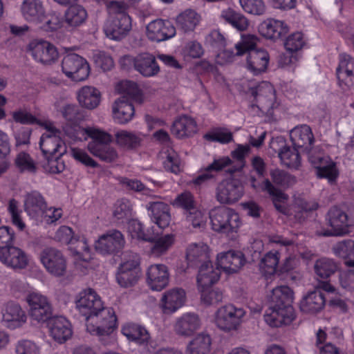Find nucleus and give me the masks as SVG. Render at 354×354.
<instances>
[{"label":"nucleus","mask_w":354,"mask_h":354,"mask_svg":"<svg viewBox=\"0 0 354 354\" xmlns=\"http://www.w3.org/2000/svg\"><path fill=\"white\" fill-rule=\"evenodd\" d=\"M64 133L73 140H86L91 138L88 143V151L101 160L111 162L118 158L116 150L110 145L112 138L110 134L98 129L93 127L84 128L73 124L71 126L66 125L63 128Z\"/></svg>","instance_id":"f257e3e1"},{"label":"nucleus","mask_w":354,"mask_h":354,"mask_svg":"<svg viewBox=\"0 0 354 354\" xmlns=\"http://www.w3.org/2000/svg\"><path fill=\"white\" fill-rule=\"evenodd\" d=\"M293 299V291L288 286L273 288L269 295L270 307L264 315L265 322L272 327L289 324L295 319Z\"/></svg>","instance_id":"f03ea898"},{"label":"nucleus","mask_w":354,"mask_h":354,"mask_svg":"<svg viewBox=\"0 0 354 354\" xmlns=\"http://www.w3.org/2000/svg\"><path fill=\"white\" fill-rule=\"evenodd\" d=\"M209 218L212 229L218 232L229 234L236 232L240 226V218L232 209L219 207L212 209Z\"/></svg>","instance_id":"7ed1b4c3"},{"label":"nucleus","mask_w":354,"mask_h":354,"mask_svg":"<svg viewBox=\"0 0 354 354\" xmlns=\"http://www.w3.org/2000/svg\"><path fill=\"white\" fill-rule=\"evenodd\" d=\"M117 318L114 310L103 308L86 321V330L91 335L100 337L111 334L116 328Z\"/></svg>","instance_id":"20e7f679"},{"label":"nucleus","mask_w":354,"mask_h":354,"mask_svg":"<svg viewBox=\"0 0 354 354\" xmlns=\"http://www.w3.org/2000/svg\"><path fill=\"white\" fill-rule=\"evenodd\" d=\"M322 290L333 292L335 290L328 281H319L315 289L304 297L300 302V309L306 313H315L320 311L324 306L326 299Z\"/></svg>","instance_id":"39448f33"},{"label":"nucleus","mask_w":354,"mask_h":354,"mask_svg":"<svg viewBox=\"0 0 354 354\" xmlns=\"http://www.w3.org/2000/svg\"><path fill=\"white\" fill-rule=\"evenodd\" d=\"M124 260L118 268L116 279L120 286L128 288L134 286L139 277V257L136 253H125Z\"/></svg>","instance_id":"423d86ee"},{"label":"nucleus","mask_w":354,"mask_h":354,"mask_svg":"<svg viewBox=\"0 0 354 354\" xmlns=\"http://www.w3.org/2000/svg\"><path fill=\"white\" fill-rule=\"evenodd\" d=\"M308 155L310 162L316 168L317 175L320 178L328 179L330 183L335 182L338 176V171L335 164L328 161L329 158L317 149H310L305 150Z\"/></svg>","instance_id":"0eeeda50"},{"label":"nucleus","mask_w":354,"mask_h":354,"mask_svg":"<svg viewBox=\"0 0 354 354\" xmlns=\"http://www.w3.org/2000/svg\"><path fill=\"white\" fill-rule=\"evenodd\" d=\"M62 69L66 76L75 82L85 80L90 73L87 61L76 53H70L64 57Z\"/></svg>","instance_id":"6e6552de"},{"label":"nucleus","mask_w":354,"mask_h":354,"mask_svg":"<svg viewBox=\"0 0 354 354\" xmlns=\"http://www.w3.org/2000/svg\"><path fill=\"white\" fill-rule=\"evenodd\" d=\"M244 188L236 178H227L219 183L216 189L217 201L222 204H232L243 196Z\"/></svg>","instance_id":"1a4fd4ad"},{"label":"nucleus","mask_w":354,"mask_h":354,"mask_svg":"<svg viewBox=\"0 0 354 354\" xmlns=\"http://www.w3.org/2000/svg\"><path fill=\"white\" fill-rule=\"evenodd\" d=\"M76 307L86 322L91 316L102 310L104 304L98 295L93 289L88 288L80 292Z\"/></svg>","instance_id":"9d476101"},{"label":"nucleus","mask_w":354,"mask_h":354,"mask_svg":"<svg viewBox=\"0 0 354 354\" xmlns=\"http://www.w3.org/2000/svg\"><path fill=\"white\" fill-rule=\"evenodd\" d=\"M40 260L46 270L55 277L64 276L66 271V260L62 252L47 248L40 253Z\"/></svg>","instance_id":"9b49d317"},{"label":"nucleus","mask_w":354,"mask_h":354,"mask_svg":"<svg viewBox=\"0 0 354 354\" xmlns=\"http://www.w3.org/2000/svg\"><path fill=\"white\" fill-rule=\"evenodd\" d=\"M245 315L243 308L226 305L218 309L216 313V326L223 330L230 331L237 328Z\"/></svg>","instance_id":"f8f14e48"},{"label":"nucleus","mask_w":354,"mask_h":354,"mask_svg":"<svg viewBox=\"0 0 354 354\" xmlns=\"http://www.w3.org/2000/svg\"><path fill=\"white\" fill-rule=\"evenodd\" d=\"M327 220L331 230H326L322 234L324 236H343L348 232V227L353 223L346 212L337 207L329 209Z\"/></svg>","instance_id":"ddd939ff"},{"label":"nucleus","mask_w":354,"mask_h":354,"mask_svg":"<svg viewBox=\"0 0 354 354\" xmlns=\"http://www.w3.org/2000/svg\"><path fill=\"white\" fill-rule=\"evenodd\" d=\"M26 301L30 306V315L32 319L45 322L51 316L52 308L46 297L32 292L27 295Z\"/></svg>","instance_id":"4468645a"},{"label":"nucleus","mask_w":354,"mask_h":354,"mask_svg":"<svg viewBox=\"0 0 354 354\" xmlns=\"http://www.w3.org/2000/svg\"><path fill=\"white\" fill-rule=\"evenodd\" d=\"M124 243L122 234L118 230H111L98 239L95 248L102 254H113L122 249Z\"/></svg>","instance_id":"2eb2a0df"},{"label":"nucleus","mask_w":354,"mask_h":354,"mask_svg":"<svg viewBox=\"0 0 354 354\" xmlns=\"http://www.w3.org/2000/svg\"><path fill=\"white\" fill-rule=\"evenodd\" d=\"M250 93L257 103L252 104V107L257 106L263 111H268L273 108L276 99L275 90L270 82H262L257 86L251 88Z\"/></svg>","instance_id":"dca6fc26"},{"label":"nucleus","mask_w":354,"mask_h":354,"mask_svg":"<svg viewBox=\"0 0 354 354\" xmlns=\"http://www.w3.org/2000/svg\"><path fill=\"white\" fill-rule=\"evenodd\" d=\"M28 51L37 62L42 64H51L58 57L55 46L45 40L32 41L28 45Z\"/></svg>","instance_id":"f3484780"},{"label":"nucleus","mask_w":354,"mask_h":354,"mask_svg":"<svg viewBox=\"0 0 354 354\" xmlns=\"http://www.w3.org/2000/svg\"><path fill=\"white\" fill-rule=\"evenodd\" d=\"M176 34V28L169 20L157 19L147 26V35L153 41L160 42L174 37Z\"/></svg>","instance_id":"a211bd4d"},{"label":"nucleus","mask_w":354,"mask_h":354,"mask_svg":"<svg viewBox=\"0 0 354 354\" xmlns=\"http://www.w3.org/2000/svg\"><path fill=\"white\" fill-rule=\"evenodd\" d=\"M271 147L278 151V156L280 158L283 165L292 169H298L301 165V157L296 149L291 148L285 144L283 138H278L276 141H272Z\"/></svg>","instance_id":"6ab92c4d"},{"label":"nucleus","mask_w":354,"mask_h":354,"mask_svg":"<svg viewBox=\"0 0 354 354\" xmlns=\"http://www.w3.org/2000/svg\"><path fill=\"white\" fill-rule=\"evenodd\" d=\"M1 316L4 326L10 329L21 327L27 319L24 310L14 301H8L3 306Z\"/></svg>","instance_id":"aec40b11"},{"label":"nucleus","mask_w":354,"mask_h":354,"mask_svg":"<svg viewBox=\"0 0 354 354\" xmlns=\"http://www.w3.org/2000/svg\"><path fill=\"white\" fill-rule=\"evenodd\" d=\"M131 27L130 17L108 18L104 26V31L109 38L121 40L129 34Z\"/></svg>","instance_id":"412c9836"},{"label":"nucleus","mask_w":354,"mask_h":354,"mask_svg":"<svg viewBox=\"0 0 354 354\" xmlns=\"http://www.w3.org/2000/svg\"><path fill=\"white\" fill-rule=\"evenodd\" d=\"M0 261L13 269H24L28 265V257L20 248L10 245L0 249Z\"/></svg>","instance_id":"4be33fe9"},{"label":"nucleus","mask_w":354,"mask_h":354,"mask_svg":"<svg viewBox=\"0 0 354 354\" xmlns=\"http://www.w3.org/2000/svg\"><path fill=\"white\" fill-rule=\"evenodd\" d=\"M46 202L43 196L37 191H32L25 196L24 210L27 214L36 221H42Z\"/></svg>","instance_id":"5701e85b"},{"label":"nucleus","mask_w":354,"mask_h":354,"mask_svg":"<svg viewBox=\"0 0 354 354\" xmlns=\"http://www.w3.org/2000/svg\"><path fill=\"white\" fill-rule=\"evenodd\" d=\"M244 262V256L241 252L229 250L217 255L216 266L219 270L230 274L236 272Z\"/></svg>","instance_id":"b1692460"},{"label":"nucleus","mask_w":354,"mask_h":354,"mask_svg":"<svg viewBox=\"0 0 354 354\" xmlns=\"http://www.w3.org/2000/svg\"><path fill=\"white\" fill-rule=\"evenodd\" d=\"M51 337L59 343H64L72 335L71 323L64 317H50L46 321Z\"/></svg>","instance_id":"393cba45"},{"label":"nucleus","mask_w":354,"mask_h":354,"mask_svg":"<svg viewBox=\"0 0 354 354\" xmlns=\"http://www.w3.org/2000/svg\"><path fill=\"white\" fill-rule=\"evenodd\" d=\"M147 281L153 290L160 291L169 283V271L163 264L151 265L147 270Z\"/></svg>","instance_id":"a878e982"},{"label":"nucleus","mask_w":354,"mask_h":354,"mask_svg":"<svg viewBox=\"0 0 354 354\" xmlns=\"http://www.w3.org/2000/svg\"><path fill=\"white\" fill-rule=\"evenodd\" d=\"M49 133H44L40 138L39 145L44 156H63L66 152V147L61 138L62 135L50 136Z\"/></svg>","instance_id":"bb28decb"},{"label":"nucleus","mask_w":354,"mask_h":354,"mask_svg":"<svg viewBox=\"0 0 354 354\" xmlns=\"http://www.w3.org/2000/svg\"><path fill=\"white\" fill-rule=\"evenodd\" d=\"M185 298V290L175 288L163 294L160 306L165 313H172L184 305Z\"/></svg>","instance_id":"cd10ccee"},{"label":"nucleus","mask_w":354,"mask_h":354,"mask_svg":"<svg viewBox=\"0 0 354 354\" xmlns=\"http://www.w3.org/2000/svg\"><path fill=\"white\" fill-rule=\"evenodd\" d=\"M147 208L150 212L151 218L160 228L167 227L171 221L169 207L162 201L149 202Z\"/></svg>","instance_id":"c85d7f7f"},{"label":"nucleus","mask_w":354,"mask_h":354,"mask_svg":"<svg viewBox=\"0 0 354 354\" xmlns=\"http://www.w3.org/2000/svg\"><path fill=\"white\" fill-rule=\"evenodd\" d=\"M200 326L201 320L198 316L195 313H188L177 319L174 330L179 335L188 337L197 330Z\"/></svg>","instance_id":"c756f323"},{"label":"nucleus","mask_w":354,"mask_h":354,"mask_svg":"<svg viewBox=\"0 0 354 354\" xmlns=\"http://www.w3.org/2000/svg\"><path fill=\"white\" fill-rule=\"evenodd\" d=\"M135 69L144 77H153L160 71L156 57L149 53L137 55L133 62Z\"/></svg>","instance_id":"7c9ffc66"},{"label":"nucleus","mask_w":354,"mask_h":354,"mask_svg":"<svg viewBox=\"0 0 354 354\" xmlns=\"http://www.w3.org/2000/svg\"><path fill=\"white\" fill-rule=\"evenodd\" d=\"M21 13L26 21L38 24L44 17L45 8L41 0H24Z\"/></svg>","instance_id":"2f4dec72"},{"label":"nucleus","mask_w":354,"mask_h":354,"mask_svg":"<svg viewBox=\"0 0 354 354\" xmlns=\"http://www.w3.org/2000/svg\"><path fill=\"white\" fill-rule=\"evenodd\" d=\"M187 263L190 267H195L209 261V247L203 243H191L186 252Z\"/></svg>","instance_id":"473e14b6"},{"label":"nucleus","mask_w":354,"mask_h":354,"mask_svg":"<svg viewBox=\"0 0 354 354\" xmlns=\"http://www.w3.org/2000/svg\"><path fill=\"white\" fill-rule=\"evenodd\" d=\"M290 140L295 147L308 150L314 142V136L308 125L302 124L292 129L290 133Z\"/></svg>","instance_id":"72a5a7b5"},{"label":"nucleus","mask_w":354,"mask_h":354,"mask_svg":"<svg viewBox=\"0 0 354 354\" xmlns=\"http://www.w3.org/2000/svg\"><path fill=\"white\" fill-rule=\"evenodd\" d=\"M259 30L265 37L275 40L286 35L289 28L283 21L268 19L261 24Z\"/></svg>","instance_id":"f704fd0d"},{"label":"nucleus","mask_w":354,"mask_h":354,"mask_svg":"<svg viewBox=\"0 0 354 354\" xmlns=\"http://www.w3.org/2000/svg\"><path fill=\"white\" fill-rule=\"evenodd\" d=\"M171 131L178 138L192 136L197 131L196 122L189 116H180L174 122Z\"/></svg>","instance_id":"c9c22d12"},{"label":"nucleus","mask_w":354,"mask_h":354,"mask_svg":"<svg viewBox=\"0 0 354 354\" xmlns=\"http://www.w3.org/2000/svg\"><path fill=\"white\" fill-rule=\"evenodd\" d=\"M197 283L198 288L210 287L217 282L220 278L221 270L213 268L210 261L198 266Z\"/></svg>","instance_id":"e433bc0d"},{"label":"nucleus","mask_w":354,"mask_h":354,"mask_svg":"<svg viewBox=\"0 0 354 354\" xmlns=\"http://www.w3.org/2000/svg\"><path fill=\"white\" fill-rule=\"evenodd\" d=\"M134 107L126 96L115 100L113 105L114 119L120 124L129 122L134 115Z\"/></svg>","instance_id":"4c0bfd02"},{"label":"nucleus","mask_w":354,"mask_h":354,"mask_svg":"<svg viewBox=\"0 0 354 354\" xmlns=\"http://www.w3.org/2000/svg\"><path fill=\"white\" fill-rule=\"evenodd\" d=\"M77 97L81 106L92 110L97 107L100 103V92L95 87L85 86L77 92Z\"/></svg>","instance_id":"58836bf2"},{"label":"nucleus","mask_w":354,"mask_h":354,"mask_svg":"<svg viewBox=\"0 0 354 354\" xmlns=\"http://www.w3.org/2000/svg\"><path fill=\"white\" fill-rule=\"evenodd\" d=\"M269 62V55L267 51L259 49L250 50L247 57V67L254 75L264 72Z\"/></svg>","instance_id":"ea45409f"},{"label":"nucleus","mask_w":354,"mask_h":354,"mask_svg":"<svg viewBox=\"0 0 354 354\" xmlns=\"http://www.w3.org/2000/svg\"><path fill=\"white\" fill-rule=\"evenodd\" d=\"M231 159L228 156H223L215 158L214 161L209 165L203 173L199 174L196 178L193 179V183L195 185H201L210 180L214 178L212 171H219L230 165Z\"/></svg>","instance_id":"a19ab883"},{"label":"nucleus","mask_w":354,"mask_h":354,"mask_svg":"<svg viewBox=\"0 0 354 354\" xmlns=\"http://www.w3.org/2000/svg\"><path fill=\"white\" fill-rule=\"evenodd\" d=\"M64 19L69 28H76L86 23L88 19V12L84 6L80 4H73L66 9Z\"/></svg>","instance_id":"79ce46f5"},{"label":"nucleus","mask_w":354,"mask_h":354,"mask_svg":"<svg viewBox=\"0 0 354 354\" xmlns=\"http://www.w3.org/2000/svg\"><path fill=\"white\" fill-rule=\"evenodd\" d=\"M122 333L130 341L138 345L146 346L150 342L151 337L148 330L140 325L128 324L122 328Z\"/></svg>","instance_id":"37998d69"},{"label":"nucleus","mask_w":354,"mask_h":354,"mask_svg":"<svg viewBox=\"0 0 354 354\" xmlns=\"http://www.w3.org/2000/svg\"><path fill=\"white\" fill-rule=\"evenodd\" d=\"M354 75V58L347 54L339 55V64L337 68V77L339 81L349 86Z\"/></svg>","instance_id":"c03bdc74"},{"label":"nucleus","mask_w":354,"mask_h":354,"mask_svg":"<svg viewBox=\"0 0 354 354\" xmlns=\"http://www.w3.org/2000/svg\"><path fill=\"white\" fill-rule=\"evenodd\" d=\"M250 147L249 145H239L238 147L232 151L231 155L235 161L231 160L230 167L227 169V172L230 174H233L236 171H241L245 166V158L250 152Z\"/></svg>","instance_id":"a18cd8bd"},{"label":"nucleus","mask_w":354,"mask_h":354,"mask_svg":"<svg viewBox=\"0 0 354 354\" xmlns=\"http://www.w3.org/2000/svg\"><path fill=\"white\" fill-rule=\"evenodd\" d=\"M280 256L277 251H270L261 259L259 263L261 272L265 276H271L276 273Z\"/></svg>","instance_id":"49530a36"},{"label":"nucleus","mask_w":354,"mask_h":354,"mask_svg":"<svg viewBox=\"0 0 354 354\" xmlns=\"http://www.w3.org/2000/svg\"><path fill=\"white\" fill-rule=\"evenodd\" d=\"M221 17L239 31L246 30L249 26L248 20L243 15L231 8L223 10Z\"/></svg>","instance_id":"de8ad7c7"},{"label":"nucleus","mask_w":354,"mask_h":354,"mask_svg":"<svg viewBox=\"0 0 354 354\" xmlns=\"http://www.w3.org/2000/svg\"><path fill=\"white\" fill-rule=\"evenodd\" d=\"M211 339L208 335H198L188 345L187 354H207L209 351Z\"/></svg>","instance_id":"09e8293b"},{"label":"nucleus","mask_w":354,"mask_h":354,"mask_svg":"<svg viewBox=\"0 0 354 354\" xmlns=\"http://www.w3.org/2000/svg\"><path fill=\"white\" fill-rule=\"evenodd\" d=\"M199 21L198 14L193 10L187 9L176 18L178 27L184 32L194 30Z\"/></svg>","instance_id":"8fccbe9b"},{"label":"nucleus","mask_w":354,"mask_h":354,"mask_svg":"<svg viewBox=\"0 0 354 354\" xmlns=\"http://www.w3.org/2000/svg\"><path fill=\"white\" fill-rule=\"evenodd\" d=\"M314 269L317 277L326 279L336 272L337 265L330 259L321 258L315 261Z\"/></svg>","instance_id":"3c124183"},{"label":"nucleus","mask_w":354,"mask_h":354,"mask_svg":"<svg viewBox=\"0 0 354 354\" xmlns=\"http://www.w3.org/2000/svg\"><path fill=\"white\" fill-rule=\"evenodd\" d=\"M262 189L272 197V202L275 208L279 212L283 211V206L281 204L285 201L288 196L281 190L274 187L269 179H265L262 184Z\"/></svg>","instance_id":"603ef678"},{"label":"nucleus","mask_w":354,"mask_h":354,"mask_svg":"<svg viewBox=\"0 0 354 354\" xmlns=\"http://www.w3.org/2000/svg\"><path fill=\"white\" fill-rule=\"evenodd\" d=\"M174 242V236L171 234L158 236L151 243V252L156 257L165 254Z\"/></svg>","instance_id":"864d4df0"},{"label":"nucleus","mask_w":354,"mask_h":354,"mask_svg":"<svg viewBox=\"0 0 354 354\" xmlns=\"http://www.w3.org/2000/svg\"><path fill=\"white\" fill-rule=\"evenodd\" d=\"M272 181L277 186L287 189L296 183V178L284 170L272 169L270 172Z\"/></svg>","instance_id":"5fc2aeb1"},{"label":"nucleus","mask_w":354,"mask_h":354,"mask_svg":"<svg viewBox=\"0 0 354 354\" xmlns=\"http://www.w3.org/2000/svg\"><path fill=\"white\" fill-rule=\"evenodd\" d=\"M116 143L125 149H133L140 146L141 139L133 133L120 131L115 133Z\"/></svg>","instance_id":"6e6d98bb"},{"label":"nucleus","mask_w":354,"mask_h":354,"mask_svg":"<svg viewBox=\"0 0 354 354\" xmlns=\"http://www.w3.org/2000/svg\"><path fill=\"white\" fill-rule=\"evenodd\" d=\"M63 21L59 14L51 12L48 15L44 12V17L37 24L44 32H55L62 27Z\"/></svg>","instance_id":"4d7b16f0"},{"label":"nucleus","mask_w":354,"mask_h":354,"mask_svg":"<svg viewBox=\"0 0 354 354\" xmlns=\"http://www.w3.org/2000/svg\"><path fill=\"white\" fill-rule=\"evenodd\" d=\"M15 163L20 172L35 173L37 163L34 159L26 152L19 153L15 160Z\"/></svg>","instance_id":"13d9d810"},{"label":"nucleus","mask_w":354,"mask_h":354,"mask_svg":"<svg viewBox=\"0 0 354 354\" xmlns=\"http://www.w3.org/2000/svg\"><path fill=\"white\" fill-rule=\"evenodd\" d=\"M131 210L129 201L124 198L118 200L114 205L113 218L118 222L124 223L131 217Z\"/></svg>","instance_id":"bf43d9fd"},{"label":"nucleus","mask_w":354,"mask_h":354,"mask_svg":"<svg viewBox=\"0 0 354 354\" xmlns=\"http://www.w3.org/2000/svg\"><path fill=\"white\" fill-rule=\"evenodd\" d=\"M62 116L66 120L73 124H78L85 118V113L75 104H66L62 109Z\"/></svg>","instance_id":"052dcab7"},{"label":"nucleus","mask_w":354,"mask_h":354,"mask_svg":"<svg viewBox=\"0 0 354 354\" xmlns=\"http://www.w3.org/2000/svg\"><path fill=\"white\" fill-rule=\"evenodd\" d=\"M60 157L57 155L44 156L45 161L43 162L42 167L45 171L50 174H59L63 171L65 165Z\"/></svg>","instance_id":"680f3d73"},{"label":"nucleus","mask_w":354,"mask_h":354,"mask_svg":"<svg viewBox=\"0 0 354 354\" xmlns=\"http://www.w3.org/2000/svg\"><path fill=\"white\" fill-rule=\"evenodd\" d=\"M164 153L165 154L163 161L164 168L171 173L178 174L180 171V161L177 153L170 149H167Z\"/></svg>","instance_id":"e2e57ef3"},{"label":"nucleus","mask_w":354,"mask_h":354,"mask_svg":"<svg viewBox=\"0 0 354 354\" xmlns=\"http://www.w3.org/2000/svg\"><path fill=\"white\" fill-rule=\"evenodd\" d=\"M258 38L253 35H243L241 40L239 43L236 44V55H242L245 53H249L250 50H256L255 46Z\"/></svg>","instance_id":"0e129e2a"},{"label":"nucleus","mask_w":354,"mask_h":354,"mask_svg":"<svg viewBox=\"0 0 354 354\" xmlns=\"http://www.w3.org/2000/svg\"><path fill=\"white\" fill-rule=\"evenodd\" d=\"M245 12L254 15H262L266 12V5L263 0H239Z\"/></svg>","instance_id":"69168bd1"},{"label":"nucleus","mask_w":354,"mask_h":354,"mask_svg":"<svg viewBox=\"0 0 354 354\" xmlns=\"http://www.w3.org/2000/svg\"><path fill=\"white\" fill-rule=\"evenodd\" d=\"M171 204L174 207L183 208L185 210V213L196 207L194 197L189 192H184L178 194Z\"/></svg>","instance_id":"338daca9"},{"label":"nucleus","mask_w":354,"mask_h":354,"mask_svg":"<svg viewBox=\"0 0 354 354\" xmlns=\"http://www.w3.org/2000/svg\"><path fill=\"white\" fill-rule=\"evenodd\" d=\"M333 251L341 258H354V241L348 239L339 242L334 245Z\"/></svg>","instance_id":"774afa93"}]
</instances>
